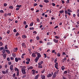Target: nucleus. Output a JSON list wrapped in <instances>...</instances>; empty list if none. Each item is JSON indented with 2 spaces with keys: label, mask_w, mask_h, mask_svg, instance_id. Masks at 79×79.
I'll use <instances>...</instances> for the list:
<instances>
[{
  "label": "nucleus",
  "mask_w": 79,
  "mask_h": 79,
  "mask_svg": "<svg viewBox=\"0 0 79 79\" xmlns=\"http://www.w3.org/2000/svg\"><path fill=\"white\" fill-rule=\"evenodd\" d=\"M36 54H37V57L35 59V62L36 63H37V61H38V60L40 57H41V55L40 53H39L38 52H36Z\"/></svg>",
  "instance_id": "obj_1"
},
{
  "label": "nucleus",
  "mask_w": 79,
  "mask_h": 79,
  "mask_svg": "<svg viewBox=\"0 0 79 79\" xmlns=\"http://www.w3.org/2000/svg\"><path fill=\"white\" fill-rule=\"evenodd\" d=\"M22 72L23 74H26V69L25 68L21 69Z\"/></svg>",
  "instance_id": "obj_2"
},
{
  "label": "nucleus",
  "mask_w": 79,
  "mask_h": 79,
  "mask_svg": "<svg viewBox=\"0 0 79 79\" xmlns=\"http://www.w3.org/2000/svg\"><path fill=\"white\" fill-rule=\"evenodd\" d=\"M22 47H23V48H26V44L24 43H22Z\"/></svg>",
  "instance_id": "obj_3"
},
{
  "label": "nucleus",
  "mask_w": 79,
  "mask_h": 79,
  "mask_svg": "<svg viewBox=\"0 0 79 79\" xmlns=\"http://www.w3.org/2000/svg\"><path fill=\"white\" fill-rule=\"evenodd\" d=\"M13 65H11L10 66V69L11 71L13 70Z\"/></svg>",
  "instance_id": "obj_4"
},
{
  "label": "nucleus",
  "mask_w": 79,
  "mask_h": 79,
  "mask_svg": "<svg viewBox=\"0 0 79 79\" xmlns=\"http://www.w3.org/2000/svg\"><path fill=\"white\" fill-rule=\"evenodd\" d=\"M47 77L48 78L51 77L52 76V74L51 73H49L47 75Z\"/></svg>",
  "instance_id": "obj_5"
},
{
  "label": "nucleus",
  "mask_w": 79,
  "mask_h": 79,
  "mask_svg": "<svg viewBox=\"0 0 79 79\" xmlns=\"http://www.w3.org/2000/svg\"><path fill=\"white\" fill-rule=\"evenodd\" d=\"M38 68H42V64H40V63H38Z\"/></svg>",
  "instance_id": "obj_6"
},
{
  "label": "nucleus",
  "mask_w": 79,
  "mask_h": 79,
  "mask_svg": "<svg viewBox=\"0 0 79 79\" xmlns=\"http://www.w3.org/2000/svg\"><path fill=\"white\" fill-rule=\"evenodd\" d=\"M18 50V48H15L13 49V51L14 52H17V50Z\"/></svg>",
  "instance_id": "obj_7"
},
{
  "label": "nucleus",
  "mask_w": 79,
  "mask_h": 79,
  "mask_svg": "<svg viewBox=\"0 0 79 79\" xmlns=\"http://www.w3.org/2000/svg\"><path fill=\"white\" fill-rule=\"evenodd\" d=\"M41 77L42 79H45V76L44 75H41Z\"/></svg>",
  "instance_id": "obj_8"
},
{
  "label": "nucleus",
  "mask_w": 79,
  "mask_h": 79,
  "mask_svg": "<svg viewBox=\"0 0 79 79\" xmlns=\"http://www.w3.org/2000/svg\"><path fill=\"white\" fill-rule=\"evenodd\" d=\"M52 43L51 42H48L47 44V45H52Z\"/></svg>",
  "instance_id": "obj_9"
},
{
  "label": "nucleus",
  "mask_w": 79,
  "mask_h": 79,
  "mask_svg": "<svg viewBox=\"0 0 79 79\" xmlns=\"http://www.w3.org/2000/svg\"><path fill=\"white\" fill-rule=\"evenodd\" d=\"M56 73H54L52 76L53 78H55L56 77Z\"/></svg>",
  "instance_id": "obj_10"
},
{
  "label": "nucleus",
  "mask_w": 79,
  "mask_h": 79,
  "mask_svg": "<svg viewBox=\"0 0 79 79\" xmlns=\"http://www.w3.org/2000/svg\"><path fill=\"white\" fill-rule=\"evenodd\" d=\"M39 74L37 75L35 77V79H38V78H39Z\"/></svg>",
  "instance_id": "obj_11"
},
{
  "label": "nucleus",
  "mask_w": 79,
  "mask_h": 79,
  "mask_svg": "<svg viewBox=\"0 0 79 79\" xmlns=\"http://www.w3.org/2000/svg\"><path fill=\"white\" fill-rule=\"evenodd\" d=\"M53 41L55 43H58V40L55 39L53 40Z\"/></svg>",
  "instance_id": "obj_12"
},
{
  "label": "nucleus",
  "mask_w": 79,
  "mask_h": 79,
  "mask_svg": "<svg viewBox=\"0 0 79 79\" xmlns=\"http://www.w3.org/2000/svg\"><path fill=\"white\" fill-rule=\"evenodd\" d=\"M6 52L7 53H8V54H10V51H9V50L6 49Z\"/></svg>",
  "instance_id": "obj_13"
},
{
  "label": "nucleus",
  "mask_w": 79,
  "mask_h": 79,
  "mask_svg": "<svg viewBox=\"0 0 79 79\" xmlns=\"http://www.w3.org/2000/svg\"><path fill=\"white\" fill-rule=\"evenodd\" d=\"M6 54H4L3 55V57L4 59H5L6 58Z\"/></svg>",
  "instance_id": "obj_14"
},
{
  "label": "nucleus",
  "mask_w": 79,
  "mask_h": 79,
  "mask_svg": "<svg viewBox=\"0 0 79 79\" xmlns=\"http://www.w3.org/2000/svg\"><path fill=\"white\" fill-rule=\"evenodd\" d=\"M15 61H16V62H18V58L17 57H15Z\"/></svg>",
  "instance_id": "obj_15"
},
{
  "label": "nucleus",
  "mask_w": 79,
  "mask_h": 79,
  "mask_svg": "<svg viewBox=\"0 0 79 79\" xmlns=\"http://www.w3.org/2000/svg\"><path fill=\"white\" fill-rule=\"evenodd\" d=\"M19 74V71H17V74H16L17 76H18Z\"/></svg>",
  "instance_id": "obj_16"
},
{
  "label": "nucleus",
  "mask_w": 79,
  "mask_h": 79,
  "mask_svg": "<svg viewBox=\"0 0 79 79\" xmlns=\"http://www.w3.org/2000/svg\"><path fill=\"white\" fill-rule=\"evenodd\" d=\"M22 37L23 39H25V38H26L27 36L25 35H23Z\"/></svg>",
  "instance_id": "obj_17"
},
{
  "label": "nucleus",
  "mask_w": 79,
  "mask_h": 79,
  "mask_svg": "<svg viewBox=\"0 0 79 79\" xmlns=\"http://www.w3.org/2000/svg\"><path fill=\"white\" fill-rule=\"evenodd\" d=\"M21 6H22V5H17L16 6V7L17 8H20V7H21Z\"/></svg>",
  "instance_id": "obj_18"
},
{
  "label": "nucleus",
  "mask_w": 79,
  "mask_h": 79,
  "mask_svg": "<svg viewBox=\"0 0 79 79\" xmlns=\"http://www.w3.org/2000/svg\"><path fill=\"white\" fill-rule=\"evenodd\" d=\"M32 57H35V54L34 53H32Z\"/></svg>",
  "instance_id": "obj_19"
},
{
  "label": "nucleus",
  "mask_w": 79,
  "mask_h": 79,
  "mask_svg": "<svg viewBox=\"0 0 79 79\" xmlns=\"http://www.w3.org/2000/svg\"><path fill=\"white\" fill-rule=\"evenodd\" d=\"M64 12V10H61L60 11V13H61V14H62V13H63Z\"/></svg>",
  "instance_id": "obj_20"
},
{
  "label": "nucleus",
  "mask_w": 79,
  "mask_h": 79,
  "mask_svg": "<svg viewBox=\"0 0 79 79\" xmlns=\"http://www.w3.org/2000/svg\"><path fill=\"white\" fill-rule=\"evenodd\" d=\"M61 69L63 71H64V69H65V67L64 66H62L61 67Z\"/></svg>",
  "instance_id": "obj_21"
},
{
  "label": "nucleus",
  "mask_w": 79,
  "mask_h": 79,
  "mask_svg": "<svg viewBox=\"0 0 79 79\" xmlns=\"http://www.w3.org/2000/svg\"><path fill=\"white\" fill-rule=\"evenodd\" d=\"M12 55L14 58H15V57H16V55L15 54H12Z\"/></svg>",
  "instance_id": "obj_22"
},
{
  "label": "nucleus",
  "mask_w": 79,
  "mask_h": 79,
  "mask_svg": "<svg viewBox=\"0 0 79 79\" xmlns=\"http://www.w3.org/2000/svg\"><path fill=\"white\" fill-rule=\"evenodd\" d=\"M7 45H6L5 46L4 48L5 50L6 49H8V47H7Z\"/></svg>",
  "instance_id": "obj_23"
},
{
  "label": "nucleus",
  "mask_w": 79,
  "mask_h": 79,
  "mask_svg": "<svg viewBox=\"0 0 79 79\" xmlns=\"http://www.w3.org/2000/svg\"><path fill=\"white\" fill-rule=\"evenodd\" d=\"M4 50V47H1L0 48V50L1 51V50Z\"/></svg>",
  "instance_id": "obj_24"
},
{
  "label": "nucleus",
  "mask_w": 79,
  "mask_h": 79,
  "mask_svg": "<svg viewBox=\"0 0 79 79\" xmlns=\"http://www.w3.org/2000/svg\"><path fill=\"white\" fill-rule=\"evenodd\" d=\"M20 68H22L21 69H22V68H26V66H21L20 67Z\"/></svg>",
  "instance_id": "obj_25"
},
{
  "label": "nucleus",
  "mask_w": 79,
  "mask_h": 79,
  "mask_svg": "<svg viewBox=\"0 0 79 79\" xmlns=\"http://www.w3.org/2000/svg\"><path fill=\"white\" fill-rule=\"evenodd\" d=\"M27 61H31V59H30L29 58H27V59H26Z\"/></svg>",
  "instance_id": "obj_26"
},
{
  "label": "nucleus",
  "mask_w": 79,
  "mask_h": 79,
  "mask_svg": "<svg viewBox=\"0 0 79 79\" xmlns=\"http://www.w3.org/2000/svg\"><path fill=\"white\" fill-rule=\"evenodd\" d=\"M15 71H19V69H18L17 68H15Z\"/></svg>",
  "instance_id": "obj_27"
},
{
  "label": "nucleus",
  "mask_w": 79,
  "mask_h": 79,
  "mask_svg": "<svg viewBox=\"0 0 79 79\" xmlns=\"http://www.w3.org/2000/svg\"><path fill=\"white\" fill-rule=\"evenodd\" d=\"M15 76H16V73H14L13 75V78H14V77H15H15H15Z\"/></svg>",
  "instance_id": "obj_28"
},
{
  "label": "nucleus",
  "mask_w": 79,
  "mask_h": 79,
  "mask_svg": "<svg viewBox=\"0 0 79 79\" xmlns=\"http://www.w3.org/2000/svg\"><path fill=\"white\" fill-rule=\"evenodd\" d=\"M34 23H33V22H32L30 24V26H33V24Z\"/></svg>",
  "instance_id": "obj_29"
},
{
  "label": "nucleus",
  "mask_w": 79,
  "mask_h": 79,
  "mask_svg": "<svg viewBox=\"0 0 79 79\" xmlns=\"http://www.w3.org/2000/svg\"><path fill=\"white\" fill-rule=\"evenodd\" d=\"M44 2H45V3H48V2H49V1L47 0H44Z\"/></svg>",
  "instance_id": "obj_30"
},
{
  "label": "nucleus",
  "mask_w": 79,
  "mask_h": 79,
  "mask_svg": "<svg viewBox=\"0 0 79 79\" xmlns=\"http://www.w3.org/2000/svg\"><path fill=\"white\" fill-rule=\"evenodd\" d=\"M9 8L10 9H13V7L12 6H10L9 7Z\"/></svg>",
  "instance_id": "obj_31"
},
{
  "label": "nucleus",
  "mask_w": 79,
  "mask_h": 79,
  "mask_svg": "<svg viewBox=\"0 0 79 79\" xmlns=\"http://www.w3.org/2000/svg\"><path fill=\"white\" fill-rule=\"evenodd\" d=\"M5 51H6V50H2V53H3V54H4V53H5Z\"/></svg>",
  "instance_id": "obj_32"
},
{
  "label": "nucleus",
  "mask_w": 79,
  "mask_h": 79,
  "mask_svg": "<svg viewBox=\"0 0 79 79\" xmlns=\"http://www.w3.org/2000/svg\"><path fill=\"white\" fill-rule=\"evenodd\" d=\"M67 73H68V71H65L64 72V74H67Z\"/></svg>",
  "instance_id": "obj_33"
},
{
  "label": "nucleus",
  "mask_w": 79,
  "mask_h": 79,
  "mask_svg": "<svg viewBox=\"0 0 79 79\" xmlns=\"http://www.w3.org/2000/svg\"><path fill=\"white\" fill-rule=\"evenodd\" d=\"M57 56H58L59 57H60V53L59 52H58L57 53Z\"/></svg>",
  "instance_id": "obj_34"
},
{
  "label": "nucleus",
  "mask_w": 79,
  "mask_h": 79,
  "mask_svg": "<svg viewBox=\"0 0 79 79\" xmlns=\"http://www.w3.org/2000/svg\"><path fill=\"white\" fill-rule=\"evenodd\" d=\"M67 11L68 12H72V10H70L69 9L67 10Z\"/></svg>",
  "instance_id": "obj_35"
},
{
  "label": "nucleus",
  "mask_w": 79,
  "mask_h": 79,
  "mask_svg": "<svg viewBox=\"0 0 79 79\" xmlns=\"http://www.w3.org/2000/svg\"><path fill=\"white\" fill-rule=\"evenodd\" d=\"M7 60L8 61H10V57H8L7 59Z\"/></svg>",
  "instance_id": "obj_36"
},
{
  "label": "nucleus",
  "mask_w": 79,
  "mask_h": 79,
  "mask_svg": "<svg viewBox=\"0 0 79 79\" xmlns=\"http://www.w3.org/2000/svg\"><path fill=\"white\" fill-rule=\"evenodd\" d=\"M3 45V43L2 42H0V46H2Z\"/></svg>",
  "instance_id": "obj_37"
},
{
  "label": "nucleus",
  "mask_w": 79,
  "mask_h": 79,
  "mask_svg": "<svg viewBox=\"0 0 79 79\" xmlns=\"http://www.w3.org/2000/svg\"><path fill=\"white\" fill-rule=\"evenodd\" d=\"M43 63H44V61H41L38 63H40V64H42Z\"/></svg>",
  "instance_id": "obj_38"
},
{
  "label": "nucleus",
  "mask_w": 79,
  "mask_h": 79,
  "mask_svg": "<svg viewBox=\"0 0 79 79\" xmlns=\"http://www.w3.org/2000/svg\"><path fill=\"white\" fill-rule=\"evenodd\" d=\"M7 4L6 3H4V6H7Z\"/></svg>",
  "instance_id": "obj_39"
},
{
  "label": "nucleus",
  "mask_w": 79,
  "mask_h": 79,
  "mask_svg": "<svg viewBox=\"0 0 79 79\" xmlns=\"http://www.w3.org/2000/svg\"><path fill=\"white\" fill-rule=\"evenodd\" d=\"M33 33L34 34H37V31H35L33 32Z\"/></svg>",
  "instance_id": "obj_40"
},
{
  "label": "nucleus",
  "mask_w": 79,
  "mask_h": 79,
  "mask_svg": "<svg viewBox=\"0 0 79 79\" xmlns=\"http://www.w3.org/2000/svg\"><path fill=\"white\" fill-rule=\"evenodd\" d=\"M29 68L30 69H33V67H32V66L29 67Z\"/></svg>",
  "instance_id": "obj_41"
},
{
  "label": "nucleus",
  "mask_w": 79,
  "mask_h": 79,
  "mask_svg": "<svg viewBox=\"0 0 79 79\" xmlns=\"http://www.w3.org/2000/svg\"><path fill=\"white\" fill-rule=\"evenodd\" d=\"M65 11V14H66V15L68 14V11H67V10H64Z\"/></svg>",
  "instance_id": "obj_42"
},
{
  "label": "nucleus",
  "mask_w": 79,
  "mask_h": 79,
  "mask_svg": "<svg viewBox=\"0 0 79 79\" xmlns=\"http://www.w3.org/2000/svg\"><path fill=\"white\" fill-rule=\"evenodd\" d=\"M2 73L3 74H6V71H2Z\"/></svg>",
  "instance_id": "obj_43"
},
{
  "label": "nucleus",
  "mask_w": 79,
  "mask_h": 79,
  "mask_svg": "<svg viewBox=\"0 0 79 79\" xmlns=\"http://www.w3.org/2000/svg\"><path fill=\"white\" fill-rule=\"evenodd\" d=\"M55 38H56V39H59V38H60V37H58L56 36H55Z\"/></svg>",
  "instance_id": "obj_44"
},
{
  "label": "nucleus",
  "mask_w": 79,
  "mask_h": 79,
  "mask_svg": "<svg viewBox=\"0 0 79 79\" xmlns=\"http://www.w3.org/2000/svg\"><path fill=\"white\" fill-rule=\"evenodd\" d=\"M29 29H30V30H33V29H34V27H30Z\"/></svg>",
  "instance_id": "obj_45"
},
{
  "label": "nucleus",
  "mask_w": 79,
  "mask_h": 79,
  "mask_svg": "<svg viewBox=\"0 0 79 79\" xmlns=\"http://www.w3.org/2000/svg\"><path fill=\"white\" fill-rule=\"evenodd\" d=\"M66 58L65 57L64 59H62V61H66Z\"/></svg>",
  "instance_id": "obj_46"
},
{
  "label": "nucleus",
  "mask_w": 79,
  "mask_h": 79,
  "mask_svg": "<svg viewBox=\"0 0 79 79\" xmlns=\"http://www.w3.org/2000/svg\"><path fill=\"white\" fill-rule=\"evenodd\" d=\"M8 14H6V13H5L4 14V16H5L6 17V16H8Z\"/></svg>",
  "instance_id": "obj_47"
},
{
  "label": "nucleus",
  "mask_w": 79,
  "mask_h": 79,
  "mask_svg": "<svg viewBox=\"0 0 79 79\" xmlns=\"http://www.w3.org/2000/svg\"><path fill=\"white\" fill-rule=\"evenodd\" d=\"M10 30H8L7 32V34H10Z\"/></svg>",
  "instance_id": "obj_48"
},
{
  "label": "nucleus",
  "mask_w": 79,
  "mask_h": 79,
  "mask_svg": "<svg viewBox=\"0 0 79 79\" xmlns=\"http://www.w3.org/2000/svg\"><path fill=\"white\" fill-rule=\"evenodd\" d=\"M36 39L37 40H39V36L36 37Z\"/></svg>",
  "instance_id": "obj_49"
},
{
  "label": "nucleus",
  "mask_w": 79,
  "mask_h": 79,
  "mask_svg": "<svg viewBox=\"0 0 79 79\" xmlns=\"http://www.w3.org/2000/svg\"><path fill=\"white\" fill-rule=\"evenodd\" d=\"M0 12L1 13H4V11H3V10H0Z\"/></svg>",
  "instance_id": "obj_50"
},
{
  "label": "nucleus",
  "mask_w": 79,
  "mask_h": 79,
  "mask_svg": "<svg viewBox=\"0 0 79 79\" xmlns=\"http://www.w3.org/2000/svg\"><path fill=\"white\" fill-rule=\"evenodd\" d=\"M13 31L14 32H17V31H16V29H14L13 30Z\"/></svg>",
  "instance_id": "obj_51"
},
{
  "label": "nucleus",
  "mask_w": 79,
  "mask_h": 79,
  "mask_svg": "<svg viewBox=\"0 0 79 79\" xmlns=\"http://www.w3.org/2000/svg\"><path fill=\"white\" fill-rule=\"evenodd\" d=\"M28 27V25H26L25 27V29H27V28Z\"/></svg>",
  "instance_id": "obj_52"
},
{
  "label": "nucleus",
  "mask_w": 79,
  "mask_h": 79,
  "mask_svg": "<svg viewBox=\"0 0 79 79\" xmlns=\"http://www.w3.org/2000/svg\"><path fill=\"white\" fill-rule=\"evenodd\" d=\"M37 5H38V4H37V3H34V6H37Z\"/></svg>",
  "instance_id": "obj_53"
},
{
  "label": "nucleus",
  "mask_w": 79,
  "mask_h": 79,
  "mask_svg": "<svg viewBox=\"0 0 79 79\" xmlns=\"http://www.w3.org/2000/svg\"><path fill=\"white\" fill-rule=\"evenodd\" d=\"M44 58H46L47 57V54H44Z\"/></svg>",
  "instance_id": "obj_54"
},
{
  "label": "nucleus",
  "mask_w": 79,
  "mask_h": 79,
  "mask_svg": "<svg viewBox=\"0 0 79 79\" xmlns=\"http://www.w3.org/2000/svg\"><path fill=\"white\" fill-rule=\"evenodd\" d=\"M26 24H27V23H26V22L24 21V22H23V24H24V25H26Z\"/></svg>",
  "instance_id": "obj_55"
},
{
  "label": "nucleus",
  "mask_w": 79,
  "mask_h": 79,
  "mask_svg": "<svg viewBox=\"0 0 79 79\" xmlns=\"http://www.w3.org/2000/svg\"><path fill=\"white\" fill-rule=\"evenodd\" d=\"M7 14L9 16H11V13H8Z\"/></svg>",
  "instance_id": "obj_56"
},
{
  "label": "nucleus",
  "mask_w": 79,
  "mask_h": 79,
  "mask_svg": "<svg viewBox=\"0 0 79 79\" xmlns=\"http://www.w3.org/2000/svg\"><path fill=\"white\" fill-rule=\"evenodd\" d=\"M8 64H9V65H11V62H8Z\"/></svg>",
  "instance_id": "obj_57"
},
{
  "label": "nucleus",
  "mask_w": 79,
  "mask_h": 79,
  "mask_svg": "<svg viewBox=\"0 0 79 79\" xmlns=\"http://www.w3.org/2000/svg\"><path fill=\"white\" fill-rule=\"evenodd\" d=\"M26 64H29V61H27L26 62Z\"/></svg>",
  "instance_id": "obj_58"
},
{
  "label": "nucleus",
  "mask_w": 79,
  "mask_h": 79,
  "mask_svg": "<svg viewBox=\"0 0 79 79\" xmlns=\"http://www.w3.org/2000/svg\"><path fill=\"white\" fill-rule=\"evenodd\" d=\"M39 6L41 8H42L43 7V6L42 5H39Z\"/></svg>",
  "instance_id": "obj_59"
},
{
  "label": "nucleus",
  "mask_w": 79,
  "mask_h": 79,
  "mask_svg": "<svg viewBox=\"0 0 79 79\" xmlns=\"http://www.w3.org/2000/svg\"><path fill=\"white\" fill-rule=\"evenodd\" d=\"M62 3L63 4H64V1L63 0H61Z\"/></svg>",
  "instance_id": "obj_60"
},
{
  "label": "nucleus",
  "mask_w": 79,
  "mask_h": 79,
  "mask_svg": "<svg viewBox=\"0 0 79 79\" xmlns=\"http://www.w3.org/2000/svg\"><path fill=\"white\" fill-rule=\"evenodd\" d=\"M18 35H19V33L18 32H17V33L15 35L16 36H18Z\"/></svg>",
  "instance_id": "obj_61"
},
{
  "label": "nucleus",
  "mask_w": 79,
  "mask_h": 79,
  "mask_svg": "<svg viewBox=\"0 0 79 79\" xmlns=\"http://www.w3.org/2000/svg\"><path fill=\"white\" fill-rule=\"evenodd\" d=\"M67 13H68V15H69V16H70L71 15V13H70V12H68Z\"/></svg>",
  "instance_id": "obj_62"
},
{
  "label": "nucleus",
  "mask_w": 79,
  "mask_h": 79,
  "mask_svg": "<svg viewBox=\"0 0 79 79\" xmlns=\"http://www.w3.org/2000/svg\"><path fill=\"white\" fill-rule=\"evenodd\" d=\"M44 72H45V70L44 69L43 71H42V72H41V73H44Z\"/></svg>",
  "instance_id": "obj_63"
},
{
  "label": "nucleus",
  "mask_w": 79,
  "mask_h": 79,
  "mask_svg": "<svg viewBox=\"0 0 79 79\" xmlns=\"http://www.w3.org/2000/svg\"><path fill=\"white\" fill-rule=\"evenodd\" d=\"M52 6H55V4L53 3H52Z\"/></svg>",
  "instance_id": "obj_64"
}]
</instances>
